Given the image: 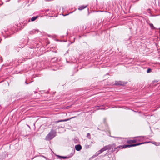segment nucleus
<instances>
[{
	"mask_svg": "<svg viewBox=\"0 0 160 160\" xmlns=\"http://www.w3.org/2000/svg\"><path fill=\"white\" fill-rule=\"evenodd\" d=\"M101 11V12H102L103 11H102H102Z\"/></svg>",
	"mask_w": 160,
	"mask_h": 160,
	"instance_id": "24",
	"label": "nucleus"
},
{
	"mask_svg": "<svg viewBox=\"0 0 160 160\" xmlns=\"http://www.w3.org/2000/svg\"><path fill=\"white\" fill-rule=\"evenodd\" d=\"M45 1H48L47 0H45Z\"/></svg>",
	"mask_w": 160,
	"mask_h": 160,
	"instance_id": "25",
	"label": "nucleus"
},
{
	"mask_svg": "<svg viewBox=\"0 0 160 160\" xmlns=\"http://www.w3.org/2000/svg\"><path fill=\"white\" fill-rule=\"evenodd\" d=\"M148 10H150V9H148Z\"/></svg>",
	"mask_w": 160,
	"mask_h": 160,
	"instance_id": "26",
	"label": "nucleus"
},
{
	"mask_svg": "<svg viewBox=\"0 0 160 160\" xmlns=\"http://www.w3.org/2000/svg\"><path fill=\"white\" fill-rule=\"evenodd\" d=\"M118 147H119V146L117 147L116 148H115V147H114V151H116V152H117L120 149L122 148V147H120L119 148H118Z\"/></svg>",
	"mask_w": 160,
	"mask_h": 160,
	"instance_id": "12",
	"label": "nucleus"
},
{
	"mask_svg": "<svg viewBox=\"0 0 160 160\" xmlns=\"http://www.w3.org/2000/svg\"><path fill=\"white\" fill-rule=\"evenodd\" d=\"M10 0H9L8 1H9Z\"/></svg>",
	"mask_w": 160,
	"mask_h": 160,
	"instance_id": "27",
	"label": "nucleus"
},
{
	"mask_svg": "<svg viewBox=\"0 0 160 160\" xmlns=\"http://www.w3.org/2000/svg\"><path fill=\"white\" fill-rule=\"evenodd\" d=\"M72 13V12H69V13H67V14H64V13H62V14L63 16H67V15H68V14H69V13Z\"/></svg>",
	"mask_w": 160,
	"mask_h": 160,
	"instance_id": "17",
	"label": "nucleus"
},
{
	"mask_svg": "<svg viewBox=\"0 0 160 160\" xmlns=\"http://www.w3.org/2000/svg\"><path fill=\"white\" fill-rule=\"evenodd\" d=\"M56 132L53 129H52L46 137L45 140H50L52 139L56 135Z\"/></svg>",
	"mask_w": 160,
	"mask_h": 160,
	"instance_id": "1",
	"label": "nucleus"
},
{
	"mask_svg": "<svg viewBox=\"0 0 160 160\" xmlns=\"http://www.w3.org/2000/svg\"><path fill=\"white\" fill-rule=\"evenodd\" d=\"M75 148L77 151H80L82 148L80 144L76 145L75 146Z\"/></svg>",
	"mask_w": 160,
	"mask_h": 160,
	"instance_id": "4",
	"label": "nucleus"
},
{
	"mask_svg": "<svg viewBox=\"0 0 160 160\" xmlns=\"http://www.w3.org/2000/svg\"><path fill=\"white\" fill-rule=\"evenodd\" d=\"M136 142H137V140H136V139L129 140L127 141L128 143H134Z\"/></svg>",
	"mask_w": 160,
	"mask_h": 160,
	"instance_id": "9",
	"label": "nucleus"
},
{
	"mask_svg": "<svg viewBox=\"0 0 160 160\" xmlns=\"http://www.w3.org/2000/svg\"><path fill=\"white\" fill-rule=\"evenodd\" d=\"M87 9L88 10H89V9H88V8H87Z\"/></svg>",
	"mask_w": 160,
	"mask_h": 160,
	"instance_id": "23",
	"label": "nucleus"
},
{
	"mask_svg": "<svg viewBox=\"0 0 160 160\" xmlns=\"http://www.w3.org/2000/svg\"><path fill=\"white\" fill-rule=\"evenodd\" d=\"M25 83L26 84H28V83L26 81Z\"/></svg>",
	"mask_w": 160,
	"mask_h": 160,
	"instance_id": "21",
	"label": "nucleus"
},
{
	"mask_svg": "<svg viewBox=\"0 0 160 160\" xmlns=\"http://www.w3.org/2000/svg\"><path fill=\"white\" fill-rule=\"evenodd\" d=\"M38 16H37L36 17H33L31 19V20L32 21H34L35 20H36L37 18H38Z\"/></svg>",
	"mask_w": 160,
	"mask_h": 160,
	"instance_id": "11",
	"label": "nucleus"
},
{
	"mask_svg": "<svg viewBox=\"0 0 160 160\" xmlns=\"http://www.w3.org/2000/svg\"><path fill=\"white\" fill-rule=\"evenodd\" d=\"M155 82H158V81H155Z\"/></svg>",
	"mask_w": 160,
	"mask_h": 160,
	"instance_id": "22",
	"label": "nucleus"
},
{
	"mask_svg": "<svg viewBox=\"0 0 160 160\" xmlns=\"http://www.w3.org/2000/svg\"><path fill=\"white\" fill-rule=\"evenodd\" d=\"M116 146L115 144H109L108 145L105 146L104 147L105 149V150H109L112 149L113 147H114Z\"/></svg>",
	"mask_w": 160,
	"mask_h": 160,
	"instance_id": "2",
	"label": "nucleus"
},
{
	"mask_svg": "<svg viewBox=\"0 0 160 160\" xmlns=\"http://www.w3.org/2000/svg\"><path fill=\"white\" fill-rule=\"evenodd\" d=\"M87 136L88 137L89 139L91 138L90 134L89 133H88L87 134Z\"/></svg>",
	"mask_w": 160,
	"mask_h": 160,
	"instance_id": "19",
	"label": "nucleus"
},
{
	"mask_svg": "<svg viewBox=\"0 0 160 160\" xmlns=\"http://www.w3.org/2000/svg\"><path fill=\"white\" fill-rule=\"evenodd\" d=\"M106 151V150H105V149L104 147H103L100 150L98 151L96 153V154H97V155L98 156V155L100 154L101 153H102L103 152H104V151Z\"/></svg>",
	"mask_w": 160,
	"mask_h": 160,
	"instance_id": "5",
	"label": "nucleus"
},
{
	"mask_svg": "<svg viewBox=\"0 0 160 160\" xmlns=\"http://www.w3.org/2000/svg\"><path fill=\"white\" fill-rule=\"evenodd\" d=\"M116 85H122V84L121 81L116 82L115 84Z\"/></svg>",
	"mask_w": 160,
	"mask_h": 160,
	"instance_id": "14",
	"label": "nucleus"
},
{
	"mask_svg": "<svg viewBox=\"0 0 160 160\" xmlns=\"http://www.w3.org/2000/svg\"><path fill=\"white\" fill-rule=\"evenodd\" d=\"M143 137L142 136H141L139 137H137L136 140H137V142H139L142 141L143 140Z\"/></svg>",
	"mask_w": 160,
	"mask_h": 160,
	"instance_id": "8",
	"label": "nucleus"
},
{
	"mask_svg": "<svg viewBox=\"0 0 160 160\" xmlns=\"http://www.w3.org/2000/svg\"><path fill=\"white\" fill-rule=\"evenodd\" d=\"M87 7V5H82L81 6L78 8V10H82L84 9L85 8H86Z\"/></svg>",
	"mask_w": 160,
	"mask_h": 160,
	"instance_id": "6",
	"label": "nucleus"
},
{
	"mask_svg": "<svg viewBox=\"0 0 160 160\" xmlns=\"http://www.w3.org/2000/svg\"><path fill=\"white\" fill-rule=\"evenodd\" d=\"M151 29H156V28H155L154 27V26H153V25L152 24V23H150L149 24Z\"/></svg>",
	"mask_w": 160,
	"mask_h": 160,
	"instance_id": "13",
	"label": "nucleus"
},
{
	"mask_svg": "<svg viewBox=\"0 0 160 160\" xmlns=\"http://www.w3.org/2000/svg\"><path fill=\"white\" fill-rule=\"evenodd\" d=\"M73 118H74V117L71 118L69 119H67L61 120H58V121H56L55 122H65V121H68V120H70V119Z\"/></svg>",
	"mask_w": 160,
	"mask_h": 160,
	"instance_id": "10",
	"label": "nucleus"
},
{
	"mask_svg": "<svg viewBox=\"0 0 160 160\" xmlns=\"http://www.w3.org/2000/svg\"><path fill=\"white\" fill-rule=\"evenodd\" d=\"M151 69L150 68H149L147 70V73H149L151 72Z\"/></svg>",
	"mask_w": 160,
	"mask_h": 160,
	"instance_id": "20",
	"label": "nucleus"
},
{
	"mask_svg": "<svg viewBox=\"0 0 160 160\" xmlns=\"http://www.w3.org/2000/svg\"><path fill=\"white\" fill-rule=\"evenodd\" d=\"M150 142H141V143H138V144H131L130 146H131V147H135V146L140 145H141L142 144H144L146 143H149Z\"/></svg>",
	"mask_w": 160,
	"mask_h": 160,
	"instance_id": "3",
	"label": "nucleus"
},
{
	"mask_svg": "<svg viewBox=\"0 0 160 160\" xmlns=\"http://www.w3.org/2000/svg\"><path fill=\"white\" fill-rule=\"evenodd\" d=\"M62 9V10H63L65 9H67V7L65 6H62L60 8V9Z\"/></svg>",
	"mask_w": 160,
	"mask_h": 160,
	"instance_id": "15",
	"label": "nucleus"
},
{
	"mask_svg": "<svg viewBox=\"0 0 160 160\" xmlns=\"http://www.w3.org/2000/svg\"><path fill=\"white\" fill-rule=\"evenodd\" d=\"M112 137L115 138H117V140L121 139L122 138L120 137H114V136H113Z\"/></svg>",
	"mask_w": 160,
	"mask_h": 160,
	"instance_id": "18",
	"label": "nucleus"
},
{
	"mask_svg": "<svg viewBox=\"0 0 160 160\" xmlns=\"http://www.w3.org/2000/svg\"><path fill=\"white\" fill-rule=\"evenodd\" d=\"M122 147V149L123 148H126L128 147H131L130 145H120L119 146L118 148Z\"/></svg>",
	"mask_w": 160,
	"mask_h": 160,
	"instance_id": "7",
	"label": "nucleus"
},
{
	"mask_svg": "<svg viewBox=\"0 0 160 160\" xmlns=\"http://www.w3.org/2000/svg\"><path fill=\"white\" fill-rule=\"evenodd\" d=\"M57 156H58V157H59V158H62L63 159H66V158H67V157L60 156H58V155Z\"/></svg>",
	"mask_w": 160,
	"mask_h": 160,
	"instance_id": "16",
	"label": "nucleus"
}]
</instances>
